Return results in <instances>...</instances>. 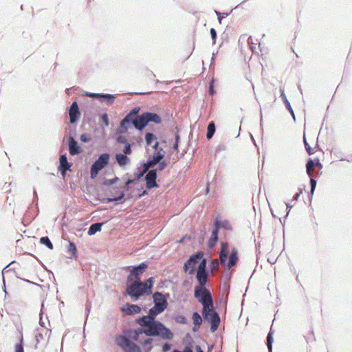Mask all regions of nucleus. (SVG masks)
I'll list each match as a JSON object with an SVG mask.
<instances>
[{
  "label": "nucleus",
  "instance_id": "obj_51",
  "mask_svg": "<svg viewBox=\"0 0 352 352\" xmlns=\"http://www.w3.org/2000/svg\"><path fill=\"white\" fill-rule=\"evenodd\" d=\"M116 135H117V136L116 138V141L117 143L123 144L128 143L126 137L122 135V134H116Z\"/></svg>",
  "mask_w": 352,
  "mask_h": 352
},
{
  "label": "nucleus",
  "instance_id": "obj_39",
  "mask_svg": "<svg viewBox=\"0 0 352 352\" xmlns=\"http://www.w3.org/2000/svg\"><path fill=\"white\" fill-rule=\"evenodd\" d=\"M206 267L207 259L203 256L202 258H200V260L198 263V267L196 268V271H208Z\"/></svg>",
  "mask_w": 352,
  "mask_h": 352
},
{
  "label": "nucleus",
  "instance_id": "obj_53",
  "mask_svg": "<svg viewBox=\"0 0 352 352\" xmlns=\"http://www.w3.org/2000/svg\"><path fill=\"white\" fill-rule=\"evenodd\" d=\"M80 140L84 143H87L91 140V138L89 134L82 133L80 135Z\"/></svg>",
  "mask_w": 352,
  "mask_h": 352
},
{
  "label": "nucleus",
  "instance_id": "obj_57",
  "mask_svg": "<svg viewBox=\"0 0 352 352\" xmlns=\"http://www.w3.org/2000/svg\"><path fill=\"white\" fill-rule=\"evenodd\" d=\"M210 33L211 38L212 40V44L214 45L216 43V40L217 38V31L214 28H212L210 30Z\"/></svg>",
  "mask_w": 352,
  "mask_h": 352
},
{
  "label": "nucleus",
  "instance_id": "obj_34",
  "mask_svg": "<svg viewBox=\"0 0 352 352\" xmlns=\"http://www.w3.org/2000/svg\"><path fill=\"white\" fill-rule=\"evenodd\" d=\"M116 96L113 94L101 93V96L99 100L101 102H106L107 104H111L114 102Z\"/></svg>",
  "mask_w": 352,
  "mask_h": 352
},
{
  "label": "nucleus",
  "instance_id": "obj_58",
  "mask_svg": "<svg viewBox=\"0 0 352 352\" xmlns=\"http://www.w3.org/2000/svg\"><path fill=\"white\" fill-rule=\"evenodd\" d=\"M35 339H36V345H35V349H37V344L42 340L44 339V336L43 335L42 333L41 332H37L36 334L35 335Z\"/></svg>",
  "mask_w": 352,
  "mask_h": 352
},
{
  "label": "nucleus",
  "instance_id": "obj_31",
  "mask_svg": "<svg viewBox=\"0 0 352 352\" xmlns=\"http://www.w3.org/2000/svg\"><path fill=\"white\" fill-rule=\"evenodd\" d=\"M67 252L70 253V258H76L78 257V250L76 244L71 241H69L67 246Z\"/></svg>",
  "mask_w": 352,
  "mask_h": 352
},
{
  "label": "nucleus",
  "instance_id": "obj_59",
  "mask_svg": "<svg viewBox=\"0 0 352 352\" xmlns=\"http://www.w3.org/2000/svg\"><path fill=\"white\" fill-rule=\"evenodd\" d=\"M172 347V344L168 342H165L163 344L162 346V352H168Z\"/></svg>",
  "mask_w": 352,
  "mask_h": 352
},
{
  "label": "nucleus",
  "instance_id": "obj_15",
  "mask_svg": "<svg viewBox=\"0 0 352 352\" xmlns=\"http://www.w3.org/2000/svg\"><path fill=\"white\" fill-rule=\"evenodd\" d=\"M72 165V163L67 161L66 153L60 155L58 170L63 176L65 175L67 171H72L71 167Z\"/></svg>",
  "mask_w": 352,
  "mask_h": 352
},
{
  "label": "nucleus",
  "instance_id": "obj_47",
  "mask_svg": "<svg viewBox=\"0 0 352 352\" xmlns=\"http://www.w3.org/2000/svg\"><path fill=\"white\" fill-rule=\"evenodd\" d=\"M100 120L106 126L109 125V118L107 113H103L100 116Z\"/></svg>",
  "mask_w": 352,
  "mask_h": 352
},
{
  "label": "nucleus",
  "instance_id": "obj_48",
  "mask_svg": "<svg viewBox=\"0 0 352 352\" xmlns=\"http://www.w3.org/2000/svg\"><path fill=\"white\" fill-rule=\"evenodd\" d=\"M13 262H11L9 265H8L3 270H2V278H3V292H5V295L6 296L8 294V292L6 291V280H5V277H4V273L5 272H11V270H8L7 271H6V268L10 265Z\"/></svg>",
  "mask_w": 352,
  "mask_h": 352
},
{
  "label": "nucleus",
  "instance_id": "obj_44",
  "mask_svg": "<svg viewBox=\"0 0 352 352\" xmlns=\"http://www.w3.org/2000/svg\"><path fill=\"white\" fill-rule=\"evenodd\" d=\"M174 320L177 323L183 324H186L188 322L187 318L183 315H176L174 317Z\"/></svg>",
  "mask_w": 352,
  "mask_h": 352
},
{
  "label": "nucleus",
  "instance_id": "obj_4",
  "mask_svg": "<svg viewBox=\"0 0 352 352\" xmlns=\"http://www.w3.org/2000/svg\"><path fill=\"white\" fill-rule=\"evenodd\" d=\"M147 268L148 264L146 262H142L138 265L124 267L125 270H129L126 283H142L141 275Z\"/></svg>",
  "mask_w": 352,
  "mask_h": 352
},
{
  "label": "nucleus",
  "instance_id": "obj_54",
  "mask_svg": "<svg viewBox=\"0 0 352 352\" xmlns=\"http://www.w3.org/2000/svg\"><path fill=\"white\" fill-rule=\"evenodd\" d=\"M214 12L218 17V21H219V23H221V21L223 19L227 17L229 15L228 13H221L219 11L216 10H214Z\"/></svg>",
  "mask_w": 352,
  "mask_h": 352
},
{
  "label": "nucleus",
  "instance_id": "obj_21",
  "mask_svg": "<svg viewBox=\"0 0 352 352\" xmlns=\"http://www.w3.org/2000/svg\"><path fill=\"white\" fill-rule=\"evenodd\" d=\"M125 192L124 190L122 191H120L118 196L113 197H106L104 198L102 201L103 203H111V202H116L117 204H123L125 201Z\"/></svg>",
  "mask_w": 352,
  "mask_h": 352
},
{
  "label": "nucleus",
  "instance_id": "obj_30",
  "mask_svg": "<svg viewBox=\"0 0 352 352\" xmlns=\"http://www.w3.org/2000/svg\"><path fill=\"white\" fill-rule=\"evenodd\" d=\"M104 223H92L88 230V234L89 236L94 235L97 232H100L102 229V226Z\"/></svg>",
  "mask_w": 352,
  "mask_h": 352
},
{
  "label": "nucleus",
  "instance_id": "obj_33",
  "mask_svg": "<svg viewBox=\"0 0 352 352\" xmlns=\"http://www.w3.org/2000/svg\"><path fill=\"white\" fill-rule=\"evenodd\" d=\"M103 168H100V166H99L95 162H93L90 166V178L91 179H96L100 171Z\"/></svg>",
  "mask_w": 352,
  "mask_h": 352
},
{
  "label": "nucleus",
  "instance_id": "obj_50",
  "mask_svg": "<svg viewBox=\"0 0 352 352\" xmlns=\"http://www.w3.org/2000/svg\"><path fill=\"white\" fill-rule=\"evenodd\" d=\"M123 154L126 155H131L132 153V148H131V145L129 142L128 143H126L124 144V149H123Z\"/></svg>",
  "mask_w": 352,
  "mask_h": 352
},
{
  "label": "nucleus",
  "instance_id": "obj_13",
  "mask_svg": "<svg viewBox=\"0 0 352 352\" xmlns=\"http://www.w3.org/2000/svg\"><path fill=\"white\" fill-rule=\"evenodd\" d=\"M69 122L74 124L78 122L80 118V111L76 101H74L69 108Z\"/></svg>",
  "mask_w": 352,
  "mask_h": 352
},
{
  "label": "nucleus",
  "instance_id": "obj_42",
  "mask_svg": "<svg viewBox=\"0 0 352 352\" xmlns=\"http://www.w3.org/2000/svg\"><path fill=\"white\" fill-rule=\"evenodd\" d=\"M192 320L193 322V324H201L202 322V318L197 311H195L192 313Z\"/></svg>",
  "mask_w": 352,
  "mask_h": 352
},
{
  "label": "nucleus",
  "instance_id": "obj_52",
  "mask_svg": "<svg viewBox=\"0 0 352 352\" xmlns=\"http://www.w3.org/2000/svg\"><path fill=\"white\" fill-rule=\"evenodd\" d=\"M316 184H317V181L314 178L311 177H310V194L311 196L313 195V194L314 192V190L316 187Z\"/></svg>",
  "mask_w": 352,
  "mask_h": 352
},
{
  "label": "nucleus",
  "instance_id": "obj_56",
  "mask_svg": "<svg viewBox=\"0 0 352 352\" xmlns=\"http://www.w3.org/2000/svg\"><path fill=\"white\" fill-rule=\"evenodd\" d=\"M303 142L305 144V148L306 149V151L309 153V155H312L314 153L313 148L310 146V145L308 144L306 138L304 136L303 138Z\"/></svg>",
  "mask_w": 352,
  "mask_h": 352
},
{
  "label": "nucleus",
  "instance_id": "obj_25",
  "mask_svg": "<svg viewBox=\"0 0 352 352\" xmlns=\"http://www.w3.org/2000/svg\"><path fill=\"white\" fill-rule=\"evenodd\" d=\"M144 113L148 124L151 122H153L157 124L162 123V120L157 113L150 111H145Z\"/></svg>",
  "mask_w": 352,
  "mask_h": 352
},
{
  "label": "nucleus",
  "instance_id": "obj_45",
  "mask_svg": "<svg viewBox=\"0 0 352 352\" xmlns=\"http://www.w3.org/2000/svg\"><path fill=\"white\" fill-rule=\"evenodd\" d=\"M221 264V261H218L217 259H213L210 262V264H209V267H210V270H217L219 267V265Z\"/></svg>",
  "mask_w": 352,
  "mask_h": 352
},
{
  "label": "nucleus",
  "instance_id": "obj_18",
  "mask_svg": "<svg viewBox=\"0 0 352 352\" xmlns=\"http://www.w3.org/2000/svg\"><path fill=\"white\" fill-rule=\"evenodd\" d=\"M217 228V232L219 233L221 229L230 231L232 230V227L228 220H221L219 217H217L214 221V225L212 228Z\"/></svg>",
  "mask_w": 352,
  "mask_h": 352
},
{
  "label": "nucleus",
  "instance_id": "obj_2",
  "mask_svg": "<svg viewBox=\"0 0 352 352\" xmlns=\"http://www.w3.org/2000/svg\"><path fill=\"white\" fill-rule=\"evenodd\" d=\"M229 245L227 242H221V246L218 251V254L221 260V263L226 267L228 270L235 267L239 261L238 250L236 248H232L229 257Z\"/></svg>",
  "mask_w": 352,
  "mask_h": 352
},
{
  "label": "nucleus",
  "instance_id": "obj_61",
  "mask_svg": "<svg viewBox=\"0 0 352 352\" xmlns=\"http://www.w3.org/2000/svg\"><path fill=\"white\" fill-rule=\"evenodd\" d=\"M33 195H34L33 203L36 204V208H37V210L38 211V197L37 192H36V190L35 189L33 191Z\"/></svg>",
  "mask_w": 352,
  "mask_h": 352
},
{
  "label": "nucleus",
  "instance_id": "obj_36",
  "mask_svg": "<svg viewBox=\"0 0 352 352\" xmlns=\"http://www.w3.org/2000/svg\"><path fill=\"white\" fill-rule=\"evenodd\" d=\"M165 310L160 308V307H155V306H153V307H151L149 310H148V315L151 317V318L153 320H156V317L160 315V314L163 313Z\"/></svg>",
  "mask_w": 352,
  "mask_h": 352
},
{
  "label": "nucleus",
  "instance_id": "obj_29",
  "mask_svg": "<svg viewBox=\"0 0 352 352\" xmlns=\"http://www.w3.org/2000/svg\"><path fill=\"white\" fill-rule=\"evenodd\" d=\"M154 277L151 276L147 278L145 281L142 282V289L144 291H148V295L152 294V288L153 287Z\"/></svg>",
  "mask_w": 352,
  "mask_h": 352
},
{
  "label": "nucleus",
  "instance_id": "obj_62",
  "mask_svg": "<svg viewBox=\"0 0 352 352\" xmlns=\"http://www.w3.org/2000/svg\"><path fill=\"white\" fill-rule=\"evenodd\" d=\"M172 352H193L190 346H186L182 351L174 349Z\"/></svg>",
  "mask_w": 352,
  "mask_h": 352
},
{
  "label": "nucleus",
  "instance_id": "obj_17",
  "mask_svg": "<svg viewBox=\"0 0 352 352\" xmlns=\"http://www.w3.org/2000/svg\"><path fill=\"white\" fill-rule=\"evenodd\" d=\"M195 274L198 282L195 287H206L208 283V271H195Z\"/></svg>",
  "mask_w": 352,
  "mask_h": 352
},
{
  "label": "nucleus",
  "instance_id": "obj_12",
  "mask_svg": "<svg viewBox=\"0 0 352 352\" xmlns=\"http://www.w3.org/2000/svg\"><path fill=\"white\" fill-rule=\"evenodd\" d=\"M157 172L154 168H151L148 170L144 177V181L146 182V187L147 190H151L155 188H158L159 185L157 182Z\"/></svg>",
  "mask_w": 352,
  "mask_h": 352
},
{
  "label": "nucleus",
  "instance_id": "obj_38",
  "mask_svg": "<svg viewBox=\"0 0 352 352\" xmlns=\"http://www.w3.org/2000/svg\"><path fill=\"white\" fill-rule=\"evenodd\" d=\"M144 138L146 146H151L153 142L157 141L156 135L151 132L146 133Z\"/></svg>",
  "mask_w": 352,
  "mask_h": 352
},
{
  "label": "nucleus",
  "instance_id": "obj_28",
  "mask_svg": "<svg viewBox=\"0 0 352 352\" xmlns=\"http://www.w3.org/2000/svg\"><path fill=\"white\" fill-rule=\"evenodd\" d=\"M219 240V232H217V228H212L211 236L208 240V248L212 250L213 249L216 244L217 243Z\"/></svg>",
  "mask_w": 352,
  "mask_h": 352
},
{
  "label": "nucleus",
  "instance_id": "obj_64",
  "mask_svg": "<svg viewBox=\"0 0 352 352\" xmlns=\"http://www.w3.org/2000/svg\"><path fill=\"white\" fill-rule=\"evenodd\" d=\"M91 307V302L87 301L86 306H85L86 319H87L88 315L90 312Z\"/></svg>",
  "mask_w": 352,
  "mask_h": 352
},
{
  "label": "nucleus",
  "instance_id": "obj_26",
  "mask_svg": "<svg viewBox=\"0 0 352 352\" xmlns=\"http://www.w3.org/2000/svg\"><path fill=\"white\" fill-rule=\"evenodd\" d=\"M115 160L117 164L120 167H124L126 165L129 164L131 162L130 158L128 157V155H126L123 153H116L115 155Z\"/></svg>",
  "mask_w": 352,
  "mask_h": 352
},
{
  "label": "nucleus",
  "instance_id": "obj_24",
  "mask_svg": "<svg viewBox=\"0 0 352 352\" xmlns=\"http://www.w3.org/2000/svg\"><path fill=\"white\" fill-rule=\"evenodd\" d=\"M146 126H148V122H146L145 113L143 112L142 114H140V116H138V120L133 125V127L135 129L142 131L146 128Z\"/></svg>",
  "mask_w": 352,
  "mask_h": 352
},
{
  "label": "nucleus",
  "instance_id": "obj_14",
  "mask_svg": "<svg viewBox=\"0 0 352 352\" xmlns=\"http://www.w3.org/2000/svg\"><path fill=\"white\" fill-rule=\"evenodd\" d=\"M67 144L69 153L72 156L79 155L83 151L78 142L72 135L68 137Z\"/></svg>",
  "mask_w": 352,
  "mask_h": 352
},
{
  "label": "nucleus",
  "instance_id": "obj_19",
  "mask_svg": "<svg viewBox=\"0 0 352 352\" xmlns=\"http://www.w3.org/2000/svg\"><path fill=\"white\" fill-rule=\"evenodd\" d=\"M123 311L129 315L140 314L142 308L140 305L135 304L126 303L122 308Z\"/></svg>",
  "mask_w": 352,
  "mask_h": 352
},
{
  "label": "nucleus",
  "instance_id": "obj_32",
  "mask_svg": "<svg viewBox=\"0 0 352 352\" xmlns=\"http://www.w3.org/2000/svg\"><path fill=\"white\" fill-rule=\"evenodd\" d=\"M129 124L123 118L120 123V126L116 130V134H124L128 131Z\"/></svg>",
  "mask_w": 352,
  "mask_h": 352
},
{
  "label": "nucleus",
  "instance_id": "obj_63",
  "mask_svg": "<svg viewBox=\"0 0 352 352\" xmlns=\"http://www.w3.org/2000/svg\"><path fill=\"white\" fill-rule=\"evenodd\" d=\"M285 205H286V209H287V212H286V214L285 216V218H287L289 214V212H290V210L293 208L294 205L292 204L291 203H285Z\"/></svg>",
  "mask_w": 352,
  "mask_h": 352
},
{
  "label": "nucleus",
  "instance_id": "obj_46",
  "mask_svg": "<svg viewBox=\"0 0 352 352\" xmlns=\"http://www.w3.org/2000/svg\"><path fill=\"white\" fill-rule=\"evenodd\" d=\"M157 167L156 168H154L155 170H157V172L158 171H162L164 170L168 166V163L166 160L164 159L160 161V162L157 163Z\"/></svg>",
  "mask_w": 352,
  "mask_h": 352
},
{
  "label": "nucleus",
  "instance_id": "obj_41",
  "mask_svg": "<svg viewBox=\"0 0 352 352\" xmlns=\"http://www.w3.org/2000/svg\"><path fill=\"white\" fill-rule=\"evenodd\" d=\"M14 352H24V343L23 335L21 336L19 342L14 346Z\"/></svg>",
  "mask_w": 352,
  "mask_h": 352
},
{
  "label": "nucleus",
  "instance_id": "obj_9",
  "mask_svg": "<svg viewBox=\"0 0 352 352\" xmlns=\"http://www.w3.org/2000/svg\"><path fill=\"white\" fill-rule=\"evenodd\" d=\"M204 252L198 251L190 256L188 259L184 263L183 270L190 275H193L196 271V264L199 263L200 258H202Z\"/></svg>",
  "mask_w": 352,
  "mask_h": 352
},
{
  "label": "nucleus",
  "instance_id": "obj_27",
  "mask_svg": "<svg viewBox=\"0 0 352 352\" xmlns=\"http://www.w3.org/2000/svg\"><path fill=\"white\" fill-rule=\"evenodd\" d=\"M315 166H318L320 168H322V165L318 158H316L315 160H314L311 158H309L306 163V171L309 177H311V170Z\"/></svg>",
  "mask_w": 352,
  "mask_h": 352
},
{
  "label": "nucleus",
  "instance_id": "obj_40",
  "mask_svg": "<svg viewBox=\"0 0 352 352\" xmlns=\"http://www.w3.org/2000/svg\"><path fill=\"white\" fill-rule=\"evenodd\" d=\"M40 243L46 246L48 249L50 250H52L54 246H53V244L51 241V240L50 239V238L47 236H42L41 239H40Z\"/></svg>",
  "mask_w": 352,
  "mask_h": 352
},
{
  "label": "nucleus",
  "instance_id": "obj_49",
  "mask_svg": "<svg viewBox=\"0 0 352 352\" xmlns=\"http://www.w3.org/2000/svg\"><path fill=\"white\" fill-rule=\"evenodd\" d=\"M136 184L137 183L135 182V181L133 179H129L124 183V185L123 186V189L124 190V191H129V189L131 188V184Z\"/></svg>",
  "mask_w": 352,
  "mask_h": 352
},
{
  "label": "nucleus",
  "instance_id": "obj_1",
  "mask_svg": "<svg viewBox=\"0 0 352 352\" xmlns=\"http://www.w3.org/2000/svg\"><path fill=\"white\" fill-rule=\"evenodd\" d=\"M136 322L144 329H150L155 332L151 334V337H159L163 340L170 341L174 338L173 332L162 322L153 320L148 315H143L136 319Z\"/></svg>",
  "mask_w": 352,
  "mask_h": 352
},
{
  "label": "nucleus",
  "instance_id": "obj_8",
  "mask_svg": "<svg viewBox=\"0 0 352 352\" xmlns=\"http://www.w3.org/2000/svg\"><path fill=\"white\" fill-rule=\"evenodd\" d=\"M146 153L148 157L146 161H143L144 164L148 168H154L157 166V163L160 162L162 160L164 159L166 152L163 148H160L157 151V152H154L152 154H150V148H146Z\"/></svg>",
  "mask_w": 352,
  "mask_h": 352
},
{
  "label": "nucleus",
  "instance_id": "obj_55",
  "mask_svg": "<svg viewBox=\"0 0 352 352\" xmlns=\"http://www.w3.org/2000/svg\"><path fill=\"white\" fill-rule=\"evenodd\" d=\"M208 94L210 96H213L215 94L214 79L211 80L209 82Z\"/></svg>",
  "mask_w": 352,
  "mask_h": 352
},
{
  "label": "nucleus",
  "instance_id": "obj_35",
  "mask_svg": "<svg viewBox=\"0 0 352 352\" xmlns=\"http://www.w3.org/2000/svg\"><path fill=\"white\" fill-rule=\"evenodd\" d=\"M216 131L215 123L214 121H211L208 123L207 127L206 138L210 140Z\"/></svg>",
  "mask_w": 352,
  "mask_h": 352
},
{
  "label": "nucleus",
  "instance_id": "obj_7",
  "mask_svg": "<svg viewBox=\"0 0 352 352\" xmlns=\"http://www.w3.org/2000/svg\"><path fill=\"white\" fill-rule=\"evenodd\" d=\"M116 342L124 352H142L141 349L129 338L117 336Z\"/></svg>",
  "mask_w": 352,
  "mask_h": 352
},
{
  "label": "nucleus",
  "instance_id": "obj_60",
  "mask_svg": "<svg viewBox=\"0 0 352 352\" xmlns=\"http://www.w3.org/2000/svg\"><path fill=\"white\" fill-rule=\"evenodd\" d=\"M43 307H44V305L43 303L42 304V307H41V311H40V314H39V324L41 327H44L45 326V323L43 321Z\"/></svg>",
  "mask_w": 352,
  "mask_h": 352
},
{
  "label": "nucleus",
  "instance_id": "obj_11",
  "mask_svg": "<svg viewBox=\"0 0 352 352\" xmlns=\"http://www.w3.org/2000/svg\"><path fill=\"white\" fill-rule=\"evenodd\" d=\"M170 298L169 293L162 294L157 292L153 294V300L154 306L160 307L164 310H166L168 307V300Z\"/></svg>",
  "mask_w": 352,
  "mask_h": 352
},
{
  "label": "nucleus",
  "instance_id": "obj_43",
  "mask_svg": "<svg viewBox=\"0 0 352 352\" xmlns=\"http://www.w3.org/2000/svg\"><path fill=\"white\" fill-rule=\"evenodd\" d=\"M119 180V178L118 177H115L112 179H105L102 182V185L104 186H112L114 185Z\"/></svg>",
  "mask_w": 352,
  "mask_h": 352
},
{
  "label": "nucleus",
  "instance_id": "obj_6",
  "mask_svg": "<svg viewBox=\"0 0 352 352\" xmlns=\"http://www.w3.org/2000/svg\"><path fill=\"white\" fill-rule=\"evenodd\" d=\"M126 294L133 301H138L144 295H148V291H144L142 283H126Z\"/></svg>",
  "mask_w": 352,
  "mask_h": 352
},
{
  "label": "nucleus",
  "instance_id": "obj_37",
  "mask_svg": "<svg viewBox=\"0 0 352 352\" xmlns=\"http://www.w3.org/2000/svg\"><path fill=\"white\" fill-rule=\"evenodd\" d=\"M273 333L274 332L272 331V329L271 328L269 333H267L266 339V345L267 347L268 352H272V344L274 342Z\"/></svg>",
  "mask_w": 352,
  "mask_h": 352
},
{
  "label": "nucleus",
  "instance_id": "obj_23",
  "mask_svg": "<svg viewBox=\"0 0 352 352\" xmlns=\"http://www.w3.org/2000/svg\"><path fill=\"white\" fill-rule=\"evenodd\" d=\"M280 98L283 100V102L285 106V108L290 113L294 121L296 122V116H295L294 111L291 106L289 101L287 98L286 95L285 94L284 89L281 87H280Z\"/></svg>",
  "mask_w": 352,
  "mask_h": 352
},
{
  "label": "nucleus",
  "instance_id": "obj_5",
  "mask_svg": "<svg viewBox=\"0 0 352 352\" xmlns=\"http://www.w3.org/2000/svg\"><path fill=\"white\" fill-rule=\"evenodd\" d=\"M194 296L202 305V307L214 305L212 294L206 287H195Z\"/></svg>",
  "mask_w": 352,
  "mask_h": 352
},
{
  "label": "nucleus",
  "instance_id": "obj_16",
  "mask_svg": "<svg viewBox=\"0 0 352 352\" xmlns=\"http://www.w3.org/2000/svg\"><path fill=\"white\" fill-rule=\"evenodd\" d=\"M140 107L136 106L132 108L124 116V119L127 122L129 125L133 126L138 118V116H140L139 112L140 111Z\"/></svg>",
  "mask_w": 352,
  "mask_h": 352
},
{
  "label": "nucleus",
  "instance_id": "obj_3",
  "mask_svg": "<svg viewBox=\"0 0 352 352\" xmlns=\"http://www.w3.org/2000/svg\"><path fill=\"white\" fill-rule=\"evenodd\" d=\"M201 314L203 318L210 324V331L212 333L217 331L220 324L221 318L214 305L202 307Z\"/></svg>",
  "mask_w": 352,
  "mask_h": 352
},
{
  "label": "nucleus",
  "instance_id": "obj_20",
  "mask_svg": "<svg viewBox=\"0 0 352 352\" xmlns=\"http://www.w3.org/2000/svg\"><path fill=\"white\" fill-rule=\"evenodd\" d=\"M149 168L144 164L143 162H141L139 164V166L137 167L135 172L134 173V180L136 183H138L140 179L146 174Z\"/></svg>",
  "mask_w": 352,
  "mask_h": 352
},
{
  "label": "nucleus",
  "instance_id": "obj_10",
  "mask_svg": "<svg viewBox=\"0 0 352 352\" xmlns=\"http://www.w3.org/2000/svg\"><path fill=\"white\" fill-rule=\"evenodd\" d=\"M145 334L148 337H151V334H155V332L151 331L150 329H144V327H140L136 329H128L124 334L119 335L118 336H124L129 338V340L133 342L138 341L141 334Z\"/></svg>",
  "mask_w": 352,
  "mask_h": 352
},
{
  "label": "nucleus",
  "instance_id": "obj_22",
  "mask_svg": "<svg viewBox=\"0 0 352 352\" xmlns=\"http://www.w3.org/2000/svg\"><path fill=\"white\" fill-rule=\"evenodd\" d=\"M110 155L108 153H101L97 160L94 162L96 164L100 166V168H104L109 162Z\"/></svg>",
  "mask_w": 352,
  "mask_h": 352
}]
</instances>
